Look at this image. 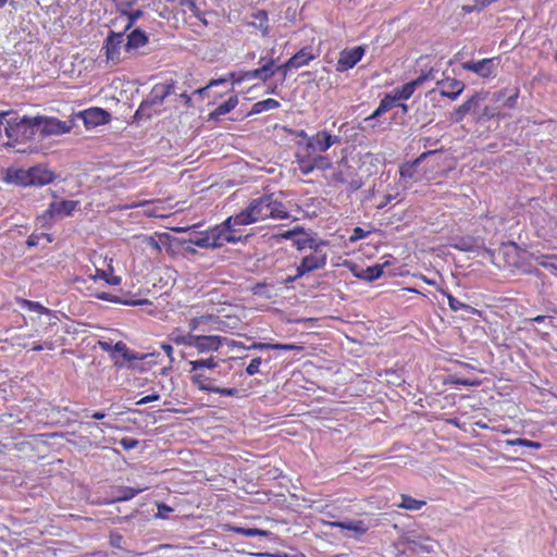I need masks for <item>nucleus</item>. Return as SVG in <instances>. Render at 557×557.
Listing matches in <instances>:
<instances>
[{
    "label": "nucleus",
    "mask_w": 557,
    "mask_h": 557,
    "mask_svg": "<svg viewBox=\"0 0 557 557\" xmlns=\"http://www.w3.org/2000/svg\"><path fill=\"white\" fill-rule=\"evenodd\" d=\"M54 172L42 164L30 166L29 169L9 168L5 171L3 181L16 186H44L55 180Z\"/></svg>",
    "instance_id": "1"
},
{
    "label": "nucleus",
    "mask_w": 557,
    "mask_h": 557,
    "mask_svg": "<svg viewBox=\"0 0 557 557\" xmlns=\"http://www.w3.org/2000/svg\"><path fill=\"white\" fill-rule=\"evenodd\" d=\"M12 114L7 120L4 127L8 138L16 143L38 140L37 116L18 117L15 112Z\"/></svg>",
    "instance_id": "2"
},
{
    "label": "nucleus",
    "mask_w": 557,
    "mask_h": 557,
    "mask_svg": "<svg viewBox=\"0 0 557 557\" xmlns=\"http://www.w3.org/2000/svg\"><path fill=\"white\" fill-rule=\"evenodd\" d=\"M38 122V140H42L50 136L62 135L69 133L73 126V120L60 121L57 117L37 115Z\"/></svg>",
    "instance_id": "3"
},
{
    "label": "nucleus",
    "mask_w": 557,
    "mask_h": 557,
    "mask_svg": "<svg viewBox=\"0 0 557 557\" xmlns=\"http://www.w3.org/2000/svg\"><path fill=\"white\" fill-rule=\"evenodd\" d=\"M498 64V58H488L480 61H467L461 66L463 70L471 71L480 77L487 78L495 75Z\"/></svg>",
    "instance_id": "4"
},
{
    "label": "nucleus",
    "mask_w": 557,
    "mask_h": 557,
    "mask_svg": "<svg viewBox=\"0 0 557 557\" xmlns=\"http://www.w3.org/2000/svg\"><path fill=\"white\" fill-rule=\"evenodd\" d=\"M274 65L275 60L270 59L267 61L262 66L256 70L247 71L243 75L235 78V73H231L230 77L233 78V83H240L246 79H260L262 82H267L269 78H271L274 74Z\"/></svg>",
    "instance_id": "5"
},
{
    "label": "nucleus",
    "mask_w": 557,
    "mask_h": 557,
    "mask_svg": "<svg viewBox=\"0 0 557 557\" xmlns=\"http://www.w3.org/2000/svg\"><path fill=\"white\" fill-rule=\"evenodd\" d=\"M124 45V30L119 33L110 30L103 46L107 59L115 63L120 62L121 48Z\"/></svg>",
    "instance_id": "6"
},
{
    "label": "nucleus",
    "mask_w": 557,
    "mask_h": 557,
    "mask_svg": "<svg viewBox=\"0 0 557 557\" xmlns=\"http://www.w3.org/2000/svg\"><path fill=\"white\" fill-rule=\"evenodd\" d=\"M116 354H121L122 359L129 362L127 364V368L133 369V370H139V371H144V368L138 367L137 364L133 363V361L145 360V359L153 356V354L134 352L131 349H128V347L126 346V344L124 342H121V341L113 345V351L111 355V359H115Z\"/></svg>",
    "instance_id": "7"
},
{
    "label": "nucleus",
    "mask_w": 557,
    "mask_h": 557,
    "mask_svg": "<svg viewBox=\"0 0 557 557\" xmlns=\"http://www.w3.org/2000/svg\"><path fill=\"white\" fill-rule=\"evenodd\" d=\"M87 128L103 125L110 121V113L101 108H90L75 115Z\"/></svg>",
    "instance_id": "8"
},
{
    "label": "nucleus",
    "mask_w": 557,
    "mask_h": 557,
    "mask_svg": "<svg viewBox=\"0 0 557 557\" xmlns=\"http://www.w3.org/2000/svg\"><path fill=\"white\" fill-rule=\"evenodd\" d=\"M434 69H430L426 73H422L417 78L401 86L400 89H395V95L393 97L396 98V102L400 99L407 100L409 99L414 90L421 86L428 79H434Z\"/></svg>",
    "instance_id": "9"
},
{
    "label": "nucleus",
    "mask_w": 557,
    "mask_h": 557,
    "mask_svg": "<svg viewBox=\"0 0 557 557\" xmlns=\"http://www.w3.org/2000/svg\"><path fill=\"white\" fill-rule=\"evenodd\" d=\"M363 54L364 48L362 46H358L351 49H344L339 53L336 70L338 72H345L349 69H352L361 60Z\"/></svg>",
    "instance_id": "10"
},
{
    "label": "nucleus",
    "mask_w": 557,
    "mask_h": 557,
    "mask_svg": "<svg viewBox=\"0 0 557 557\" xmlns=\"http://www.w3.org/2000/svg\"><path fill=\"white\" fill-rule=\"evenodd\" d=\"M315 55L312 53L311 47H304L289 58L284 64L278 65V70H293L300 69L309 64L310 61L314 60Z\"/></svg>",
    "instance_id": "11"
},
{
    "label": "nucleus",
    "mask_w": 557,
    "mask_h": 557,
    "mask_svg": "<svg viewBox=\"0 0 557 557\" xmlns=\"http://www.w3.org/2000/svg\"><path fill=\"white\" fill-rule=\"evenodd\" d=\"M78 201L76 200H61L53 201L49 205L45 216L49 215L50 218H63L72 215L73 211L77 208Z\"/></svg>",
    "instance_id": "12"
},
{
    "label": "nucleus",
    "mask_w": 557,
    "mask_h": 557,
    "mask_svg": "<svg viewBox=\"0 0 557 557\" xmlns=\"http://www.w3.org/2000/svg\"><path fill=\"white\" fill-rule=\"evenodd\" d=\"M485 100V96L483 94L476 92L458 108L455 109L453 113V119L455 122H460L465 117V115L469 112L475 114L476 110L480 107V102Z\"/></svg>",
    "instance_id": "13"
},
{
    "label": "nucleus",
    "mask_w": 557,
    "mask_h": 557,
    "mask_svg": "<svg viewBox=\"0 0 557 557\" xmlns=\"http://www.w3.org/2000/svg\"><path fill=\"white\" fill-rule=\"evenodd\" d=\"M271 195H263L259 198L252 199L249 203L250 211L255 221L271 218Z\"/></svg>",
    "instance_id": "14"
},
{
    "label": "nucleus",
    "mask_w": 557,
    "mask_h": 557,
    "mask_svg": "<svg viewBox=\"0 0 557 557\" xmlns=\"http://www.w3.org/2000/svg\"><path fill=\"white\" fill-rule=\"evenodd\" d=\"M224 338L216 335H195L193 347L199 352L215 351L220 348Z\"/></svg>",
    "instance_id": "15"
},
{
    "label": "nucleus",
    "mask_w": 557,
    "mask_h": 557,
    "mask_svg": "<svg viewBox=\"0 0 557 557\" xmlns=\"http://www.w3.org/2000/svg\"><path fill=\"white\" fill-rule=\"evenodd\" d=\"M149 41L148 35L141 28H135L127 35L124 45L125 52L134 54L139 48L146 46Z\"/></svg>",
    "instance_id": "16"
},
{
    "label": "nucleus",
    "mask_w": 557,
    "mask_h": 557,
    "mask_svg": "<svg viewBox=\"0 0 557 557\" xmlns=\"http://www.w3.org/2000/svg\"><path fill=\"white\" fill-rule=\"evenodd\" d=\"M174 91V83L157 84L152 87L150 94L147 96V100L152 107L161 106L166 97Z\"/></svg>",
    "instance_id": "17"
},
{
    "label": "nucleus",
    "mask_w": 557,
    "mask_h": 557,
    "mask_svg": "<svg viewBox=\"0 0 557 557\" xmlns=\"http://www.w3.org/2000/svg\"><path fill=\"white\" fill-rule=\"evenodd\" d=\"M437 85L442 87L441 96L455 100L463 91L465 84L456 78H445L437 81Z\"/></svg>",
    "instance_id": "18"
},
{
    "label": "nucleus",
    "mask_w": 557,
    "mask_h": 557,
    "mask_svg": "<svg viewBox=\"0 0 557 557\" xmlns=\"http://www.w3.org/2000/svg\"><path fill=\"white\" fill-rule=\"evenodd\" d=\"M210 231L203 233H194L188 238L183 239L184 244L195 245L200 248H219V235H214L213 242L211 240Z\"/></svg>",
    "instance_id": "19"
},
{
    "label": "nucleus",
    "mask_w": 557,
    "mask_h": 557,
    "mask_svg": "<svg viewBox=\"0 0 557 557\" xmlns=\"http://www.w3.org/2000/svg\"><path fill=\"white\" fill-rule=\"evenodd\" d=\"M331 148L330 133L322 131L308 138L307 149L312 151L325 152Z\"/></svg>",
    "instance_id": "20"
},
{
    "label": "nucleus",
    "mask_w": 557,
    "mask_h": 557,
    "mask_svg": "<svg viewBox=\"0 0 557 557\" xmlns=\"http://www.w3.org/2000/svg\"><path fill=\"white\" fill-rule=\"evenodd\" d=\"M406 543L408 545V549L414 553H431L434 550L435 542L430 539L420 540L413 534H409L406 536Z\"/></svg>",
    "instance_id": "21"
},
{
    "label": "nucleus",
    "mask_w": 557,
    "mask_h": 557,
    "mask_svg": "<svg viewBox=\"0 0 557 557\" xmlns=\"http://www.w3.org/2000/svg\"><path fill=\"white\" fill-rule=\"evenodd\" d=\"M95 297L98 298V299H101V300H107V301H111V302L122 304V305H126V306H139V305H144V304H148L149 302L148 299H137V300H134V299H131V298H123V297L114 296V295H111V294L106 293V292L96 293Z\"/></svg>",
    "instance_id": "22"
},
{
    "label": "nucleus",
    "mask_w": 557,
    "mask_h": 557,
    "mask_svg": "<svg viewBox=\"0 0 557 557\" xmlns=\"http://www.w3.org/2000/svg\"><path fill=\"white\" fill-rule=\"evenodd\" d=\"M238 103V97L232 96L223 103L219 104L210 114L209 120L219 121L220 117L231 112Z\"/></svg>",
    "instance_id": "23"
},
{
    "label": "nucleus",
    "mask_w": 557,
    "mask_h": 557,
    "mask_svg": "<svg viewBox=\"0 0 557 557\" xmlns=\"http://www.w3.org/2000/svg\"><path fill=\"white\" fill-rule=\"evenodd\" d=\"M395 106L396 98L391 94L385 95V97L380 101L379 107L373 111L371 115L368 116V121L373 122L377 120L383 113L387 112Z\"/></svg>",
    "instance_id": "24"
},
{
    "label": "nucleus",
    "mask_w": 557,
    "mask_h": 557,
    "mask_svg": "<svg viewBox=\"0 0 557 557\" xmlns=\"http://www.w3.org/2000/svg\"><path fill=\"white\" fill-rule=\"evenodd\" d=\"M333 525L351 531L356 535H362L369 530V527L362 520L336 521Z\"/></svg>",
    "instance_id": "25"
},
{
    "label": "nucleus",
    "mask_w": 557,
    "mask_h": 557,
    "mask_svg": "<svg viewBox=\"0 0 557 557\" xmlns=\"http://www.w3.org/2000/svg\"><path fill=\"white\" fill-rule=\"evenodd\" d=\"M383 268L384 264H374L366 269H361L359 272H356L355 276L368 282H373L382 276Z\"/></svg>",
    "instance_id": "26"
},
{
    "label": "nucleus",
    "mask_w": 557,
    "mask_h": 557,
    "mask_svg": "<svg viewBox=\"0 0 557 557\" xmlns=\"http://www.w3.org/2000/svg\"><path fill=\"white\" fill-rule=\"evenodd\" d=\"M302 263L307 265L309 271H314L324 268L326 264V255L325 253H312L302 258Z\"/></svg>",
    "instance_id": "27"
},
{
    "label": "nucleus",
    "mask_w": 557,
    "mask_h": 557,
    "mask_svg": "<svg viewBox=\"0 0 557 557\" xmlns=\"http://www.w3.org/2000/svg\"><path fill=\"white\" fill-rule=\"evenodd\" d=\"M247 349H257V350H294V349H300V347L293 345V344H270V343H257L253 342Z\"/></svg>",
    "instance_id": "28"
},
{
    "label": "nucleus",
    "mask_w": 557,
    "mask_h": 557,
    "mask_svg": "<svg viewBox=\"0 0 557 557\" xmlns=\"http://www.w3.org/2000/svg\"><path fill=\"white\" fill-rule=\"evenodd\" d=\"M294 245L297 247L298 250L310 248L315 253H319L321 252V247L324 246L325 244L323 242L317 243L312 237L306 234L305 237L295 239Z\"/></svg>",
    "instance_id": "29"
},
{
    "label": "nucleus",
    "mask_w": 557,
    "mask_h": 557,
    "mask_svg": "<svg viewBox=\"0 0 557 557\" xmlns=\"http://www.w3.org/2000/svg\"><path fill=\"white\" fill-rule=\"evenodd\" d=\"M252 17V21L250 22V24L256 27V28H259L263 35H267L268 34V30H269V25H268V13L267 11L264 10H259L257 11L256 13H253L251 15Z\"/></svg>",
    "instance_id": "30"
},
{
    "label": "nucleus",
    "mask_w": 557,
    "mask_h": 557,
    "mask_svg": "<svg viewBox=\"0 0 557 557\" xmlns=\"http://www.w3.org/2000/svg\"><path fill=\"white\" fill-rule=\"evenodd\" d=\"M280 107V102L275 99H272V98H268L265 100H261V101H258L256 102L253 106H252V109L250 111V115L251 114H259L263 111H267V110H273V109H276Z\"/></svg>",
    "instance_id": "31"
},
{
    "label": "nucleus",
    "mask_w": 557,
    "mask_h": 557,
    "mask_svg": "<svg viewBox=\"0 0 557 557\" xmlns=\"http://www.w3.org/2000/svg\"><path fill=\"white\" fill-rule=\"evenodd\" d=\"M271 195V218L273 219H287L289 216L288 212L285 210L283 202L274 199L273 194Z\"/></svg>",
    "instance_id": "32"
},
{
    "label": "nucleus",
    "mask_w": 557,
    "mask_h": 557,
    "mask_svg": "<svg viewBox=\"0 0 557 557\" xmlns=\"http://www.w3.org/2000/svg\"><path fill=\"white\" fill-rule=\"evenodd\" d=\"M230 530L233 531L234 533L242 534L247 537L269 535V531L257 528L230 527Z\"/></svg>",
    "instance_id": "33"
},
{
    "label": "nucleus",
    "mask_w": 557,
    "mask_h": 557,
    "mask_svg": "<svg viewBox=\"0 0 557 557\" xmlns=\"http://www.w3.org/2000/svg\"><path fill=\"white\" fill-rule=\"evenodd\" d=\"M190 364V372H197L201 369H214L218 363L214 361L213 357L207 358V359H198L193 360L189 362Z\"/></svg>",
    "instance_id": "34"
},
{
    "label": "nucleus",
    "mask_w": 557,
    "mask_h": 557,
    "mask_svg": "<svg viewBox=\"0 0 557 557\" xmlns=\"http://www.w3.org/2000/svg\"><path fill=\"white\" fill-rule=\"evenodd\" d=\"M232 216L234 225H248L256 222L249 206L238 214Z\"/></svg>",
    "instance_id": "35"
},
{
    "label": "nucleus",
    "mask_w": 557,
    "mask_h": 557,
    "mask_svg": "<svg viewBox=\"0 0 557 557\" xmlns=\"http://www.w3.org/2000/svg\"><path fill=\"white\" fill-rule=\"evenodd\" d=\"M121 15L127 17V24L124 27V32L128 30L133 27V25L144 16L143 10H135V11H127V10H121Z\"/></svg>",
    "instance_id": "36"
},
{
    "label": "nucleus",
    "mask_w": 557,
    "mask_h": 557,
    "mask_svg": "<svg viewBox=\"0 0 557 557\" xmlns=\"http://www.w3.org/2000/svg\"><path fill=\"white\" fill-rule=\"evenodd\" d=\"M170 339L177 345H186V346L193 347V344H194L193 342L195 339V335H193L191 333L182 335L178 333V331H174L170 335Z\"/></svg>",
    "instance_id": "37"
},
{
    "label": "nucleus",
    "mask_w": 557,
    "mask_h": 557,
    "mask_svg": "<svg viewBox=\"0 0 557 557\" xmlns=\"http://www.w3.org/2000/svg\"><path fill=\"white\" fill-rule=\"evenodd\" d=\"M506 445L509 446H520V447H527V448H534L539 449L542 447V444L540 442L530 441L527 438H515V440H507Z\"/></svg>",
    "instance_id": "38"
},
{
    "label": "nucleus",
    "mask_w": 557,
    "mask_h": 557,
    "mask_svg": "<svg viewBox=\"0 0 557 557\" xmlns=\"http://www.w3.org/2000/svg\"><path fill=\"white\" fill-rule=\"evenodd\" d=\"M423 505H425V502L423 500H418L412 498L411 496L401 495V504L399 506L408 510H418Z\"/></svg>",
    "instance_id": "39"
},
{
    "label": "nucleus",
    "mask_w": 557,
    "mask_h": 557,
    "mask_svg": "<svg viewBox=\"0 0 557 557\" xmlns=\"http://www.w3.org/2000/svg\"><path fill=\"white\" fill-rule=\"evenodd\" d=\"M496 109L485 106L484 108L479 107L475 112V116L479 122H486L493 119L496 115Z\"/></svg>",
    "instance_id": "40"
},
{
    "label": "nucleus",
    "mask_w": 557,
    "mask_h": 557,
    "mask_svg": "<svg viewBox=\"0 0 557 557\" xmlns=\"http://www.w3.org/2000/svg\"><path fill=\"white\" fill-rule=\"evenodd\" d=\"M141 490L138 488V490H135V488H132V487H122L119 490V494L116 495L115 497V500L116 502H126V500H129L132 499L133 497H135L138 493H140Z\"/></svg>",
    "instance_id": "41"
},
{
    "label": "nucleus",
    "mask_w": 557,
    "mask_h": 557,
    "mask_svg": "<svg viewBox=\"0 0 557 557\" xmlns=\"http://www.w3.org/2000/svg\"><path fill=\"white\" fill-rule=\"evenodd\" d=\"M207 380H208V377L206 375H203L202 373H199L198 371L191 375L193 384L197 385L200 391L206 392L205 388H213L214 387L211 384H207L206 383Z\"/></svg>",
    "instance_id": "42"
},
{
    "label": "nucleus",
    "mask_w": 557,
    "mask_h": 557,
    "mask_svg": "<svg viewBox=\"0 0 557 557\" xmlns=\"http://www.w3.org/2000/svg\"><path fill=\"white\" fill-rule=\"evenodd\" d=\"M451 384L454 385H463V386H480L481 381L479 379H465L458 375H453L450 379Z\"/></svg>",
    "instance_id": "43"
},
{
    "label": "nucleus",
    "mask_w": 557,
    "mask_h": 557,
    "mask_svg": "<svg viewBox=\"0 0 557 557\" xmlns=\"http://www.w3.org/2000/svg\"><path fill=\"white\" fill-rule=\"evenodd\" d=\"M205 389H206V392L216 393L222 396H228V397L238 396V393H239V391L237 388H226V387H219V386H214L213 388H205Z\"/></svg>",
    "instance_id": "44"
},
{
    "label": "nucleus",
    "mask_w": 557,
    "mask_h": 557,
    "mask_svg": "<svg viewBox=\"0 0 557 557\" xmlns=\"http://www.w3.org/2000/svg\"><path fill=\"white\" fill-rule=\"evenodd\" d=\"M311 161L313 163V166L319 170H326L332 166L331 161L325 156H321V154L315 156L314 158H312Z\"/></svg>",
    "instance_id": "45"
},
{
    "label": "nucleus",
    "mask_w": 557,
    "mask_h": 557,
    "mask_svg": "<svg viewBox=\"0 0 557 557\" xmlns=\"http://www.w3.org/2000/svg\"><path fill=\"white\" fill-rule=\"evenodd\" d=\"M262 364V358L261 357H256L253 358L250 363L248 364V367L246 368V372L248 375H255L257 373H260L262 372L260 370V367Z\"/></svg>",
    "instance_id": "46"
},
{
    "label": "nucleus",
    "mask_w": 557,
    "mask_h": 557,
    "mask_svg": "<svg viewBox=\"0 0 557 557\" xmlns=\"http://www.w3.org/2000/svg\"><path fill=\"white\" fill-rule=\"evenodd\" d=\"M210 233H211L212 242H213L214 235H219V239L216 240V243H219V248L224 245V243L226 242L227 234H230L224 228L216 227V226L211 228Z\"/></svg>",
    "instance_id": "47"
},
{
    "label": "nucleus",
    "mask_w": 557,
    "mask_h": 557,
    "mask_svg": "<svg viewBox=\"0 0 557 557\" xmlns=\"http://www.w3.org/2000/svg\"><path fill=\"white\" fill-rule=\"evenodd\" d=\"M447 297H448V305H449V307H450V309H451L453 311H458V310H460V309H471V307H470V306H468V305H466V304L461 302L460 300H458V299H457V298H455L454 296H451V295H447Z\"/></svg>",
    "instance_id": "48"
},
{
    "label": "nucleus",
    "mask_w": 557,
    "mask_h": 557,
    "mask_svg": "<svg viewBox=\"0 0 557 557\" xmlns=\"http://www.w3.org/2000/svg\"><path fill=\"white\" fill-rule=\"evenodd\" d=\"M455 247L461 251H473L474 245L470 238H461L455 244Z\"/></svg>",
    "instance_id": "49"
},
{
    "label": "nucleus",
    "mask_w": 557,
    "mask_h": 557,
    "mask_svg": "<svg viewBox=\"0 0 557 557\" xmlns=\"http://www.w3.org/2000/svg\"><path fill=\"white\" fill-rule=\"evenodd\" d=\"M41 237H47L48 242H51V238L48 234H45V233H41V234H32L27 240H26V245L27 247L29 248H33V247H36L38 246L39 244V240Z\"/></svg>",
    "instance_id": "50"
},
{
    "label": "nucleus",
    "mask_w": 557,
    "mask_h": 557,
    "mask_svg": "<svg viewBox=\"0 0 557 557\" xmlns=\"http://www.w3.org/2000/svg\"><path fill=\"white\" fill-rule=\"evenodd\" d=\"M368 234H369V232L357 226L352 230V235L349 237V242L355 243L357 240L363 239L368 236Z\"/></svg>",
    "instance_id": "51"
},
{
    "label": "nucleus",
    "mask_w": 557,
    "mask_h": 557,
    "mask_svg": "<svg viewBox=\"0 0 557 557\" xmlns=\"http://www.w3.org/2000/svg\"><path fill=\"white\" fill-rule=\"evenodd\" d=\"M123 536L120 533L112 532L109 536V543L112 547L122 549Z\"/></svg>",
    "instance_id": "52"
},
{
    "label": "nucleus",
    "mask_w": 557,
    "mask_h": 557,
    "mask_svg": "<svg viewBox=\"0 0 557 557\" xmlns=\"http://www.w3.org/2000/svg\"><path fill=\"white\" fill-rule=\"evenodd\" d=\"M25 302H26L27 307L33 311H36L38 313H46V314L50 313V310L48 308L44 307L42 305H40L39 302H35V301H30V300H26Z\"/></svg>",
    "instance_id": "53"
},
{
    "label": "nucleus",
    "mask_w": 557,
    "mask_h": 557,
    "mask_svg": "<svg viewBox=\"0 0 557 557\" xmlns=\"http://www.w3.org/2000/svg\"><path fill=\"white\" fill-rule=\"evenodd\" d=\"M416 174V169L413 165H410L409 163L404 164L400 168V176L405 178H413Z\"/></svg>",
    "instance_id": "54"
},
{
    "label": "nucleus",
    "mask_w": 557,
    "mask_h": 557,
    "mask_svg": "<svg viewBox=\"0 0 557 557\" xmlns=\"http://www.w3.org/2000/svg\"><path fill=\"white\" fill-rule=\"evenodd\" d=\"M180 4L184 5V7H187L188 10L191 13H194L195 15H199L200 14V10L197 7V0H181Z\"/></svg>",
    "instance_id": "55"
},
{
    "label": "nucleus",
    "mask_w": 557,
    "mask_h": 557,
    "mask_svg": "<svg viewBox=\"0 0 557 557\" xmlns=\"http://www.w3.org/2000/svg\"><path fill=\"white\" fill-rule=\"evenodd\" d=\"M144 243H146L147 246L151 247L157 253H160L162 250L159 240H157L154 236L146 237Z\"/></svg>",
    "instance_id": "56"
},
{
    "label": "nucleus",
    "mask_w": 557,
    "mask_h": 557,
    "mask_svg": "<svg viewBox=\"0 0 557 557\" xmlns=\"http://www.w3.org/2000/svg\"><path fill=\"white\" fill-rule=\"evenodd\" d=\"M438 150H429V151H425L423 153H421L417 159H414L411 163H409L410 165H413L414 169H417V166L419 164H421L431 154H434L436 153Z\"/></svg>",
    "instance_id": "57"
},
{
    "label": "nucleus",
    "mask_w": 557,
    "mask_h": 557,
    "mask_svg": "<svg viewBox=\"0 0 557 557\" xmlns=\"http://www.w3.org/2000/svg\"><path fill=\"white\" fill-rule=\"evenodd\" d=\"M438 150H429V151H425L423 153H421L417 159H414L411 163H409L410 165H413L414 169H417V166L419 164H421L431 154H434L436 153Z\"/></svg>",
    "instance_id": "58"
},
{
    "label": "nucleus",
    "mask_w": 557,
    "mask_h": 557,
    "mask_svg": "<svg viewBox=\"0 0 557 557\" xmlns=\"http://www.w3.org/2000/svg\"><path fill=\"white\" fill-rule=\"evenodd\" d=\"M121 445L124 449H133L138 445V441L132 437H123L121 440Z\"/></svg>",
    "instance_id": "59"
},
{
    "label": "nucleus",
    "mask_w": 557,
    "mask_h": 557,
    "mask_svg": "<svg viewBox=\"0 0 557 557\" xmlns=\"http://www.w3.org/2000/svg\"><path fill=\"white\" fill-rule=\"evenodd\" d=\"M160 399V395L158 393H153V394H150L148 396H145L143 398H140L136 405H146L148 403H151V401H157Z\"/></svg>",
    "instance_id": "60"
},
{
    "label": "nucleus",
    "mask_w": 557,
    "mask_h": 557,
    "mask_svg": "<svg viewBox=\"0 0 557 557\" xmlns=\"http://www.w3.org/2000/svg\"><path fill=\"white\" fill-rule=\"evenodd\" d=\"M315 168L313 166L312 161H300V171L302 174H309L311 173Z\"/></svg>",
    "instance_id": "61"
},
{
    "label": "nucleus",
    "mask_w": 557,
    "mask_h": 557,
    "mask_svg": "<svg viewBox=\"0 0 557 557\" xmlns=\"http://www.w3.org/2000/svg\"><path fill=\"white\" fill-rule=\"evenodd\" d=\"M494 0H474L473 8L474 11H481L490 5Z\"/></svg>",
    "instance_id": "62"
},
{
    "label": "nucleus",
    "mask_w": 557,
    "mask_h": 557,
    "mask_svg": "<svg viewBox=\"0 0 557 557\" xmlns=\"http://www.w3.org/2000/svg\"><path fill=\"white\" fill-rule=\"evenodd\" d=\"M138 0H119L117 2V11L121 13V10H126L134 5Z\"/></svg>",
    "instance_id": "63"
},
{
    "label": "nucleus",
    "mask_w": 557,
    "mask_h": 557,
    "mask_svg": "<svg viewBox=\"0 0 557 557\" xmlns=\"http://www.w3.org/2000/svg\"><path fill=\"white\" fill-rule=\"evenodd\" d=\"M348 185H349V189L351 191H356V190H358V189H360L362 187L363 182H362V180L360 177H357V178L351 180L348 183Z\"/></svg>",
    "instance_id": "64"
}]
</instances>
